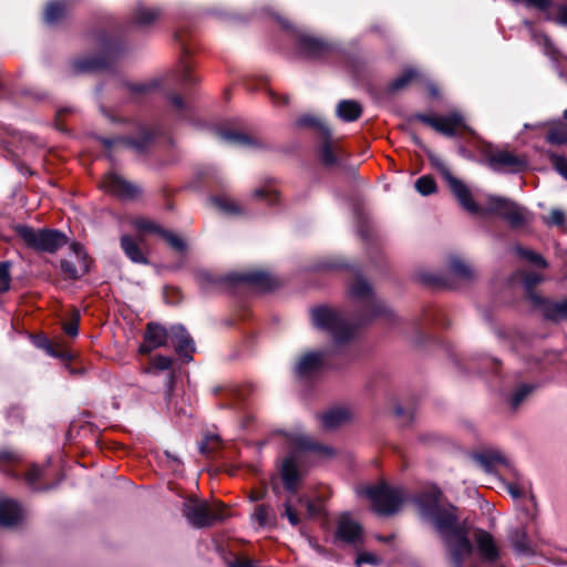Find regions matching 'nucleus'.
<instances>
[{
    "label": "nucleus",
    "instance_id": "338daca9",
    "mask_svg": "<svg viewBox=\"0 0 567 567\" xmlns=\"http://www.w3.org/2000/svg\"><path fill=\"white\" fill-rule=\"evenodd\" d=\"M64 332L70 337H75L79 333L78 320L66 322L63 327Z\"/></svg>",
    "mask_w": 567,
    "mask_h": 567
},
{
    "label": "nucleus",
    "instance_id": "f03ea898",
    "mask_svg": "<svg viewBox=\"0 0 567 567\" xmlns=\"http://www.w3.org/2000/svg\"><path fill=\"white\" fill-rule=\"evenodd\" d=\"M415 503L422 518L430 522L443 538L453 567H478L467 533L457 526L455 508L442 503L441 491L432 487L420 494Z\"/></svg>",
    "mask_w": 567,
    "mask_h": 567
},
{
    "label": "nucleus",
    "instance_id": "bf43d9fd",
    "mask_svg": "<svg viewBox=\"0 0 567 567\" xmlns=\"http://www.w3.org/2000/svg\"><path fill=\"white\" fill-rule=\"evenodd\" d=\"M172 359L165 355H156L152 361V368L156 370H168L172 367Z\"/></svg>",
    "mask_w": 567,
    "mask_h": 567
},
{
    "label": "nucleus",
    "instance_id": "a211bd4d",
    "mask_svg": "<svg viewBox=\"0 0 567 567\" xmlns=\"http://www.w3.org/2000/svg\"><path fill=\"white\" fill-rule=\"evenodd\" d=\"M171 342L177 354L183 358L184 361L188 362L192 360V353L195 351V344L189 333L182 324H174L169 328Z\"/></svg>",
    "mask_w": 567,
    "mask_h": 567
},
{
    "label": "nucleus",
    "instance_id": "37998d69",
    "mask_svg": "<svg viewBox=\"0 0 567 567\" xmlns=\"http://www.w3.org/2000/svg\"><path fill=\"white\" fill-rule=\"evenodd\" d=\"M158 86L159 82L157 80H153L145 83L132 84L128 86V91L132 97H138L147 95Z\"/></svg>",
    "mask_w": 567,
    "mask_h": 567
},
{
    "label": "nucleus",
    "instance_id": "6ab92c4d",
    "mask_svg": "<svg viewBox=\"0 0 567 567\" xmlns=\"http://www.w3.org/2000/svg\"><path fill=\"white\" fill-rule=\"evenodd\" d=\"M530 301L540 308L547 320L554 322L567 320V299L551 301L542 298L537 293H530Z\"/></svg>",
    "mask_w": 567,
    "mask_h": 567
},
{
    "label": "nucleus",
    "instance_id": "393cba45",
    "mask_svg": "<svg viewBox=\"0 0 567 567\" xmlns=\"http://www.w3.org/2000/svg\"><path fill=\"white\" fill-rule=\"evenodd\" d=\"M322 141L318 146V154L321 162L326 166H336L339 163L340 151L336 148L332 140L331 132L329 131V135L327 137H320Z\"/></svg>",
    "mask_w": 567,
    "mask_h": 567
},
{
    "label": "nucleus",
    "instance_id": "f3484780",
    "mask_svg": "<svg viewBox=\"0 0 567 567\" xmlns=\"http://www.w3.org/2000/svg\"><path fill=\"white\" fill-rule=\"evenodd\" d=\"M169 330L159 323L148 322L144 333V341L138 351L142 354H148L153 350L165 347L168 343Z\"/></svg>",
    "mask_w": 567,
    "mask_h": 567
},
{
    "label": "nucleus",
    "instance_id": "de8ad7c7",
    "mask_svg": "<svg viewBox=\"0 0 567 567\" xmlns=\"http://www.w3.org/2000/svg\"><path fill=\"white\" fill-rule=\"evenodd\" d=\"M516 252L524 259L530 261L532 264H534L540 268L547 267L546 260L540 255H538L537 252H535L533 250L525 249V248L518 246V247H516Z\"/></svg>",
    "mask_w": 567,
    "mask_h": 567
},
{
    "label": "nucleus",
    "instance_id": "4c0bfd02",
    "mask_svg": "<svg viewBox=\"0 0 567 567\" xmlns=\"http://www.w3.org/2000/svg\"><path fill=\"white\" fill-rule=\"evenodd\" d=\"M449 269L452 275L462 279H470L473 276L472 268L458 257H451Z\"/></svg>",
    "mask_w": 567,
    "mask_h": 567
},
{
    "label": "nucleus",
    "instance_id": "412c9836",
    "mask_svg": "<svg viewBox=\"0 0 567 567\" xmlns=\"http://www.w3.org/2000/svg\"><path fill=\"white\" fill-rule=\"evenodd\" d=\"M24 509L11 498H0V525L4 527L18 526L24 519Z\"/></svg>",
    "mask_w": 567,
    "mask_h": 567
},
{
    "label": "nucleus",
    "instance_id": "7ed1b4c3",
    "mask_svg": "<svg viewBox=\"0 0 567 567\" xmlns=\"http://www.w3.org/2000/svg\"><path fill=\"white\" fill-rule=\"evenodd\" d=\"M290 453L281 465V478L285 488L295 493L306 473L305 453L319 450V445L308 435L302 433L290 434L287 439Z\"/></svg>",
    "mask_w": 567,
    "mask_h": 567
},
{
    "label": "nucleus",
    "instance_id": "8fccbe9b",
    "mask_svg": "<svg viewBox=\"0 0 567 567\" xmlns=\"http://www.w3.org/2000/svg\"><path fill=\"white\" fill-rule=\"evenodd\" d=\"M254 197L266 199L270 205L278 200V192L270 186L257 188L254 192Z\"/></svg>",
    "mask_w": 567,
    "mask_h": 567
},
{
    "label": "nucleus",
    "instance_id": "e433bc0d",
    "mask_svg": "<svg viewBox=\"0 0 567 567\" xmlns=\"http://www.w3.org/2000/svg\"><path fill=\"white\" fill-rule=\"evenodd\" d=\"M419 72L412 68L405 69L404 72L394 79L388 86L390 92H396L404 89L409 83L419 78Z\"/></svg>",
    "mask_w": 567,
    "mask_h": 567
},
{
    "label": "nucleus",
    "instance_id": "1a4fd4ad",
    "mask_svg": "<svg viewBox=\"0 0 567 567\" xmlns=\"http://www.w3.org/2000/svg\"><path fill=\"white\" fill-rule=\"evenodd\" d=\"M155 136V132L152 131L144 124L137 125V136L127 137V136H118L115 138L102 137L100 138L101 143L105 147V150L112 152L120 148L132 150L134 153L142 155L151 145L153 138Z\"/></svg>",
    "mask_w": 567,
    "mask_h": 567
},
{
    "label": "nucleus",
    "instance_id": "f704fd0d",
    "mask_svg": "<svg viewBox=\"0 0 567 567\" xmlns=\"http://www.w3.org/2000/svg\"><path fill=\"white\" fill-rule=\"evenodd\" d=\"M252 519L256 520L260 527H270L276 524V514L270 505L260 504L256 507Z\"/></svg>",
    "mask_w": 567,
    "mask_h": 567
},
{
    "label": "nucleus",
    "instance_id": "a19ab883",
    "mask_svg": "<svg viewBox=\"0 0 567 567\" xmlns=\"http://www.w3.org/2000/svg\"><path fill=\"white\" fill-rule=\"evenodd\" d=\"M175 378L173 374L168 377V386L169 389L166 391V401L169 410L174 411L177 415H192V412L185 409L184 406H179L175 395L172 392V384Z\"/></svg>",
    "mask_w": 567,
    "mask_h": 567
},
{
    "label": "nucleus",
    "instance_id": "680f3d73",
    "mask_svg": "<svg viewBox=\"0 0 567 567\" xmlns=\"http://www.w3.org/2000/svg\"><path fill=\"white\" fill-rule=\"evenodd\" d=\"M380 561H381V559L377 555L369 553V551L359 554L355 559L357 565H361V564L378 565Z\"/></svg>",
    "mask_w": 567,
    "mask_h": 567
},
{
    "label": "nucleus",
    "instance_id": "6e6552de",
    "mask_svg": "<svg viewBox=\"0 0 567 567\" xmlns=\"http://www.w3.org/2000/svg\"><path fill=\"white\" fill-rule=\"evenodd\" d=\"M434 167L439 171V173L442 175L444 181L446 182L449 188L460 203V205L467 212L472 214H478L481 213L480 205L473 199L472 194L467 185L455 177L449 166L441 159L435 158L432 161Z\"/></svg>",
    "mask_w": 567,
    "mask_h": 567
},
{
    "label": "nucleus",
    "instance_id": "20e7f679",
    "mask_svg": "<svg viewBox=\"0 0 567 567\" xmlns=\"http://www.w3.org/2000/svg\"><path fill=\"white\" fill-rule=\"evenodd\" d=\"M358 494L365 496L370 501L372 509L383 516L398 512L405 499L402 488L385 483L362 486L358 489Z\"/></svg>",
    "mask_w": 567,
    "mask_h": 567
},
{
    "label": "nucleus",
    "instance_id": "6e6d98bb",
    "mask_svg": "<svg viewBox=\"0 0 567 567\" xmlns=\"http://www.w3.org/2000/svg\"><path fill=\"white\" fill-rule=\"evenodd\" d=\"M549 158L555 169L567 179V158L557 154H550Z\"/></svg>",
    "mask_w": 567,
    "mask_h": 567
},
{
    "label": "nucleus",
    "instance_id": "a18cd8bd",
    "mask_svg": "<svg viewBox=\"0 0 567 567\" xmlns=\"http://www.w3.org/2000/svg\"><path fill=\"white\" fill-rule=\"evenodd\" d=\"M415 189L424 196L431 195L436 192L435 181L427 175L421 176L415 182Z\"/></svg>",
    "mask_w": 567,
    "mask_h": 567
},
{
    "label": "nucleus",
    "instance_id": "58836bf2",
    "mask_svg": "<svg viewBox=\"0 0 567 567\" xmlns=\"http://www.w3.org/2000/svg\"><path fill=\"white\" fill-rule=\"evenodd\" d=\"M217 135L220 137L221 141L228 143V144H235V145H250L251 138L243 133L235 132V131H226V130H218Z\"/></svg>",
    "mask_w": 567,
    "mask_h": 567
},
{
    "label": "nucleus",
    "instance_id": "4468645a",
    "mask_svg": "<svg viewBox=\"0 0 567 567\" xmlns=\"http://www.w3.org/2000/svg\"><path fill=\"white\" fill-rule=\"evenodd\" d=\"M70 248L75 258V261L71 259H62L61 271L65 278L79 279L89 271L90 259L79 243H73Z\"/></svg>",
    "mask_w": 567,
    "mask_h": 567
},
{
    "label": "nucleus",
    "instance_id": "c03bdc74",
    "mask_svg": "<svg viewBox=\"0 0 567 567\" xmlns=\"http://www.w3.org/2000/svg\"><path fill=\"white\" fill-rule=\"evenodd\" d=\"M534 386L532 384L519 385L511 395L509 403L513 409H517L525 399L532 393Z\"/></svg>",
    "mask_w": 567,
    "mask_h": 567
},
{
    "label": "nucleus",
    "instance_id": "0e129e2a",
    "mask_svg": "<svg viewBox=\"0 0 567 567\" xmlns=\"http://www.w3.org/2000/svg\"><path fill=\"white\" fill-rule=\"evenodd\" d=\"M506 489L514 498H519L526 493V487L519 483H509Z\"/></svg>",
    "mask_w": 567,
    "mask_h": 567
},
{
    "label": "nucleus",
    "instance_id": "7c9ffc66",
    "mask_svg": "<svg viewBox=\"0 0 567 567\" xmlns=\"http://www.w3.org/2000/svg\"><path fill=\"white\" fill-rule=\"evenodd\" d=\"M546 141L555 145L567 144V123H564L560 120L551 122L549 124Z\"/></svg>",
    "mask_w": 567,
    "mask_h": 567
},
{
    "label": "nucleus",
    "instance_id": "0eeeda50",
    "mask_svg": "<svg viewBox=\"0 0 567 567\" xmlns=\"http://www.w3.org/2000/svg\"><path fill=\"white\" fill-rule=\"evenodd\" d=\"M487 210L501 216L513 228L527 225L532 219L529 212L505 197L488 196Z\"/></svg>",
    "mask_w": 567,
    "mask_h": 567
},
{
    "label": "nucleus",
    "instance_id": "09e8293b",
    "mask_svg": "<svg viewBox=\"0 0 567 567\" xmlns=\"http://www.w3.org/2000/svg\"><path fill=\"white\" fill-rule=\"evenodd\" d=\"M161 237L164 240H166L169 244V246L177 251H183L186 248L185 241L171 230L164 229L163 233L161 234Z\"/></svg>",
    "mask_w": 567,
    "mask_h": 567
},
{
    "label": "nucleus",
    "instance_id": "423d86ee",
    "mask_svg": "<svg viewBox=\"0 0 567 567\" xmlns=\"http://www.w3.org/2000/svg\"><path fill=\"white\" fill-rule=\"evenodd\" d=\"M182 512L188 524L196 528L208 527L225 518L224 508L220 505H210L196 497H186Z\"/></svg>",
    "mask_w": 567,
    "mask_h": 567
},
{
    "label": "nucleus",
    "instance_id": "3c124183",
    "mask_svg": "<svg viewBox=\"0 0 567 567\" xmlns=\"http://www.w3.org/2000/svg\"><path fill=\"white\" fill-rule=\"evenodd\" d=\"M10 262H0V292H6L10 289Z\"/></svg>",
    "mask_w": 567,
    "mask_h": 567
},
{
    "label": "nucleus",
    "instance_id": "cd10ccee",
    "mask_svg": "<svg viewBox=\"0 0 567 567\" xmlns=\"http://www.w3.org/2000/svg\"><path fill=\"white\" fill-rule=\"evenodd\" d=\"M509 540L518 554L527 555L533 551L525 527L513 529L509 534Z\"/></svg>",
    "mask_w": 567,
    "mask_h": 567
},
{
    "label": "nucleus",
    "instance_id": "4d7b16f0",
    "mask_svg": "<svg viewBox=\"0 0 567 567\" xmlns=\"http://www.w3.org/2000/svg\"><path fill=\"white\" fill-rule=\"evenodd\" d=\"M179 80L183 84H194L197 82V78L192 74V68L187 62L181 65Z\"/></svg>",
    "mask_w": 567,
    "mask_h": 567
},
{
    "label": "nucleus",
    "instance_id": "5fc2aeb1",
    "mask_svg": "<svg viewBox=\"0 0 567 567\" xmlns=\"http://www.w3.org/2000/svg\"><path fill=\"white\" fill-rule=\"evenodd\" d=\"M228 567H262L258 560L245 556H235L228 561Z\"/></svg>",
    "mask_w": 567,
    "mask_h": 567
},
{
    "label": "nucleus",
    "instance_id": "13d9d810",
    "mask_svg": "<svg viewBox=\"0 0 567 567\" xmlns=\"http://www.w3.org/2000/svg\"><path fill=\"white\" fill-rule=\"evenodd\" d=\"M526 25L529 28L532 37L536 43L544 48L546 54H549V48L551 45L549 39L545 34H537L530 23L526 22Z\"/></svg>",
    "mask_w": 567,
    "mask_h": 567
},
{
    "label": "nucleus",
    "instance_id": "603ef678",
    "mask_svg": "<svg viewBox=\"0 0 567 567\" xmlns=\"http://www.w3.org/2000/svg\"><path fill=\"white\" fill-rule=\"evenodd\" d=\"M543 220L549 226L561 227L565 225L566 216L561 209H553L548 216L543 217Z\"/></svg>",
    "mask_w": 567,
    "mask_h": 567
},
{
    "label": "nucleus",
    "instance_id": "9d476101",
    "mask_svg": "<svg viewBox=\"0 0 567 567\" xmlns=\"http://www.w3.org/2000/svg\"><path fill=\"white\" fill-rule=\"evenodd\" d=\"M417 118L424 124L446 136H455L461 132H470L464 116L458 111H451L445 115L420 114Z\"/></svg>",
    "mask_w": 567,
    "mask_h": 567
},
{
    "label": "nucleus",
    "instance_id": "b1692460",
    "mask_svg": "<svg viewBox=\"0 0 567 567\" xmlns=\"http://www.w3.org/2000/svg\"><path fill=\"white\" fill-rule=\"evenodd\" d=\"M144 239L143 237H138L137 239H134L133 237L128 235H123L121 237V248L123 249L126 257L135 262V264H143L147 265L148 259L144 251Z\"/></svg>",
    "mask_w": 567,
    "mask_h": 567
},
{
    "label": "nucleus",
    "instance_id": "49530a36",
    "mask_svg": "<svg viewBox=\"0 0 567 567\" xmlns=\"http://www.w3.org/2000/svg\"><path fill=\"white\" fill-rule=\"evenodd\" d=\"M516 252L524 259L530 261L532 264H534L540 268L547 267L546 260L540 255H538L537 252H535L533 250L525 249V248L518 246V247H516Z\"/></svg>",
    "mask_w": 567,
    "mask_h": 567
},
{
    "label": "nucleus",
    "instance_id": "052dcab7",
    "mask_svg": "<svg viewBox=\"0 0 567 567\" xmlns=\"http://www.w3.org/2000/svg\"><path fill=\"white\" fill-rule=\"evenodd\" d=\"M219 443V437L217 435H209L206 437L204 442H202L199 450L203 454H209L214 451L215 445Z\"/></svg>",
    "mask_w": 567,
    "mask_h": 567
},
{
    "label": "nucleus",
    "instance_id": "4be33fe9",
    "mask_svg": "<svg viewBox=\"0 0 567 567\" xmlns=\"http://www.w3.org/2000/svg\"><path fill=\"white\" fill-rule=\"evenodd\" d=\"M233 282H243L260 289H271L274 286L272 277L262 270H250L234 272L228 276Z\"/></svg>",
    "mask_w": 567,
    "mask_h": 567
},
{
    "label": "nucleus",
    "instance_id": "79ce46f5",
    "mask_svg": "<svg viewBox=\"0 0 567 567\" xmlns=\"http://www.w3.org/2000/svg\"><path fill=\"white\" fill-rule=\"evenodd\" d=\"M522 282L525 287L526 293L530 299V293H536L534 288L543 281V277L534 271H523L520 274Z\"/></svg>",
    "mask_w": 567,
    "mask_h": 567
},
{
    "label": "nucleus",
    "instance_id": "c9c22d12",
    "mask_svg": "<svg viewBox=\"0 0 567 567\" xmlns=\"http://www.w3.org/2000/svg\"><path fill=\"white\" fill-rule=\"evenodd\" d=\"M23 460L22 455L13 450H0V471L14 475L10 472V467L21 463Z\"/></svg>",
    "mask_w": 567,
    "mask_h": 567
},
{
    "label": "nucleus",
    "instance_id": "ea45409f",
    "mask_svg": "<svg viewBox=\"0 0 567 567\" xmlns=\"http://www.w3.org/2000/svg\"><path fill=\"white\" fill-rule=\"evenodd\" d=\"M133 225L138 231L144 234H156L161 236L164 230V228L155 220L145 217L135 218L133 220Z\"/></svg>",
    "mask_w": 567,
    "mask_h": 567
},
{
    "label": "nucleus",
    "instance_id": "aec40b11",
    "mask_svg": "<svg viewBox=\"0 0 567 567\" xmlns=\"http://www.w3.org/2000/svg\"><path fill=\"white\" fill-rule=\"evenodd\" d=\"M336 537L338 540L355 546L361 543L362 528L349 514H343L338 519Z\"/></svg>",
    "mask_w": 567,
    "mask_h": 567
},
{
    "label": "nucleus",
    "instance_id": "473e14b6",
    "mask_svg": "<svg viewBox=\"0 0 567 567\" xmlns=\"http://www.w3.org/2000/svg\"><path fill=\"white\" fill-rule=\"evenodd\" d=\"M68 11V2L66 0H58L49 2L45 11H44V21L48 24H53L58 22L61 18L65 16Z\"/></svg>",
    "mask_w": 567,
    "mask_h": 567
},
{
    "label": "nucleus",
    "instance_id": "e2e57ef3",
    "mask_svg": "<svg viewBox=\"0 0 567 567\" xmlns=\"http://www.w3.org/2000/svg\"><path fill=\"white\" fill-rule=\"evenodd\" d=\"M284 515L287 517V519L292 526H297L299 524V516L297 512L292 508L290 501H287L285 503Z\"/></svg>",
    "mask_w": 567,
    "mask_h": 567
},
{
    "label": "nucleus",
    "instance_id": "774afa93",
    "mask_svg": "<svg viewBox=\"0 0 567 567\" xmlns=\"http://www.w3.org/2000/svg\"><path fill=\"white\" fill-rule=\"evenodd\" d=\"M556 20L558 23L567 25V4L559 8Z\"/></svg>",
    "mask_w": 567,
    "mask_h": 567
},
{
    "label": "nucleus",
    "instance_id": "2f4dec72",
    "mask_svg": "<svg viewBox=\"0 0 567 567\" xmlns=\"http://www.w3.org/2000/svg\"><path fill=\"white\" fill-rule=\"evenodd\" d=\"M296 125L300 128H313L317 132L318 137H327L330 131V128L324 124V122H322L319 117L313 115L300 116L297 120Z\"/></svg>",
    "mask_w": 567,
    "mask_h": 567
},
{
    "label": "nucleus",
    "instance_id": "dca6fc26",
    "mask_svg": "<svg viewBox=\"0 0 567 567\" xmlns=\"http://www.w3.org/2000/svg\"><path fill=\"white\" fill-rule=\"evenodd\" d=\"M473 539L475 542L481 563L488 566H497L501 551L493 536L485 530L478 529L474 533Z\"/></svg>",
    "mask_w": 567,
    "mask_h": 567
},
{
    "label": "nucleus",
    "instance_id": "39448f33",
    "mask_svg": "<svg viewBox=\"0 0 567 567\" xmlns=\"http://www.w3.org/2000/svg\"><path fill=\"white\" fill-rule=\"evenodd\" d=\"M17 233L29 248L49 254L58 251L68 243V237L56 229H34L29 226H18Z\"/></svg>",
    "mask_w": 567,
    "mask_h": 567
},
{
    "label": "nucleus",
    "instance_id": "ddd939ff",
    "mask_svg": "<svg viewBox=\"0 0 567 567\" xmlns=\"http://www.w3.org/2000/svg\"><path fill=\"white\" fill-rule=\"evenodd\" d=\"M297 48L300 54L309 59L324 56L331 50L329 43L302 30H293Z\"/></svg>",
    "mask_w": 567,
    "mask_h": 567
},
{
    "label": "nucleus",
    "instance_id": "f257e3e1",
    "mask_svg": "<svg viewBox=\"0 0 567 567\" xmlns=\"http://www.w3.org/2000/svg\"><path fill=\"white\" fill-rule=\"evenodd\" d=\"M349 296L355 307L353 320L346 312L329 306L315 307L310 311L312 324L328 333L336 346L350 343L357 333V326L368 323L377 318L392 319L391 308L377 298L369 282L361 276L349 285Z\"/></svg>",
    "mask_w": 567,
    "mask_h": 567
},
{
    "label": "nucleus",
    "instance_id": "c85d7f7f",
    "mask_svg": "<svg viewBox=\"0 0 567 567\" xmlns=\"http://www.w3.org/2000/svg\"><path fill=\"white\" fill-rule=\"evenodd\" d=\"M161 16V10L154 7L138 4L133 13L134 22L138 25H150Z\"/></svg>",
    "mask_w": 567,
    "mask_h": 567
},
{
    "label": "nucleus",
    "instance_id": "c756f323",
    "mask_svg": "<svg viewBox=\"0 0 567 567\" xmlns=\"http://www.w3.org/2000/svg\"><path fill=\"white\" fill-rule=\"evenodd\" d=\"M210 202L224 215L237 216L243 213L241 206L230 197L215 196L210 198Z\"/></svg>",
    "mask_w": 567,
    "mask_h": 567
},
{
    "label": "nucleus",
    "instance_id": "69168bd1",
    "mask_svg": "<svg viewBox=\"0 0 567 567\" xmlns=\"http://www.w3.org/2000/svg\"><path fill=\"white\" fill-rule=\"evenodd\" d=\"M47 351L51 357L69 360L72 355L66 350H55L51 344H48Z\"/></svg>",
    "mask_w": 567,
    "mask_h": 567
},
{
    "label": "nucleus",
    "instance_id": "9b49d317",
    "mask_svg": "<svg viewBox=\"0 0 567 567\" xmlns=\"http://www.w3.org/2000/svg\"><path fill=\"white\" fill-rule=\"evenodd\" d=\"M485 157L487 166L496 173L516 174L523 172L528 165L524 156L504 150H491Z\"/></svg>",
    "mask_w": 567,
    "mask_h": 567
},
{
    "label": "nucleus",
    "instance_id": "f8f14e48",
    "mask_svg": "<svg viewBox=\"0 0 567 567\" xmlns=\"http://www.w3.org/2000/svg\"><path fill=\"white\" fill-rule=\"evenodd\" d=\"M328 353L324 350H312L302 353L295 363V373L301 380H310L321 374L327 367Z\"/></svg>",
    "mask_w": 567,
    "mask_h": 567
},
{
    "label": "nucleus",
    "instance_id": "a878e982",
    "mask_svg": "<svg viewBox=\"0 0 567 567\" xmlns=\"http://www.w3.org/2000/svg\"><path fill=\"white\" fill-rule=\"evenodd\" d=\"M350 419V412L344 408H336L320 415V422L323 429L333 430Z\"/></svg>",
    "mask_w": 567,
    "mask_h": 567
},
{
    "label": "nucleus",
    "instance_id": "864d4df0",
    "mask_svg": "<svg viewBox=\"0 0 567 567\" xmlns=\"http://www.w3.org/2000/svg\"><path fill=\"white\" fill-rule=\"evenodd\" d=\"M42 474L43 467L32 464L25 473V481L31 487L37 488V483L41 478Z\"/></svg>",
    "mask_w": 567,
    "mask_h": 567
},
{
    "label": "nucleus",
    "instance_id": "72a5a7b5",
    "mask_svg": "<svg viewBox=\"0 0 567 567\" xmlns=\"http://www.w3.org/2000/svg\"><path fill=\"white\" fill-rule=\"evenodd\" d=\"M72 65L74 71L79 73L93 72L105 68L107 65V61L104 56L84 58L75 60Z\"/></svg>",
    "mask_w": 567,
    "mask_h": 567
},
{
    "label": "nucleus",
    "instance_id": "bb28decb",
    "mask_svg": "<svg viewBox=\"0 0 567 567\" xmlns=\"http://www.w3.org/2000/svg\"><path fill=\"white\" fill-rule=\"evenodd\" d=\"M362 113L361 105L353 100L340 101L337 106L338 116L346 122H352L360 117Z\"/></svg>",
    "mask_w": 567,
    "mask_h": 567
},
{
    "label": "nucleus",
    "instance_id": "5701e85b",
    "mask_svg": "<svg viewBox=\"0 0 567 567\" xmlns=\"http://www.w3.org/2000/svg\"><path fill=\"white\" fill-rule=\"evenodd\" d=\"M474 460L486 473H495L499 467H509L511 462L498 450H485L474 455Z\"/></svg>",
    "mask_w": 567,
    "mask_h": 567
},
{
    "label": "nucleus",
    "instance_id": "2eb2a0df",
    "mask_svg": "<svg viewBox=\"0 0 567 567\" xmlns=\"http://www.w3.org/2000/svg\"><path fill=\"white\" fill-rule=\"evenodd\" d=\"M101 185L105 192L122 199H134L141 193V189L136 185L125 181L122 176L113 172L104 176Z\"/></svg>",
    "mask_w": 567,
    "mask_h": 567
}]
</instances>
